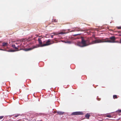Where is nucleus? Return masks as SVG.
<instances>
[{
    "mask_svg": "<svg viewBox=\"0 0 121 121\" xmlns=\"http://www.w3.org/2000/svg\"><path fill=\"white\" fill-rule=\"evenodd\" d=\"M81 38L82 40L81 42H78L77 45L82 47H85L89 45L97 43L104 42L110 43L118 42L115 41L116 38L114 36H112L109 38H107L105 39H97L91 42H90V39H89L85 40L84 39L83 37H81Z\"/></svg>",
    "mask_w": 121,
    "mask_h": 121,
    "instance_id": "f257e3e1",
    "label": "nucleus"
},
{
    "mask_svg": "<svg viewBox=\"0 0 121 121\" xmlns=\"http://www.w3.org/2000/svg\"><path fill=\"white\" fill-rule=\"evenodd\" d=\"M51 41V40L50 39H49L47 41H44L43 42V43H44L43 44V45L42 46H43V47L46 46L50 45H51V43H50V42Z\"/></svg>",
    "mask_w": 121,
    "mask_h": 121,
    "instance_id": "f03ea898",
    "label": "nucleus"
},
{
    "mask_svg": "<svg viewBox=\"0 0 121 121\" xmlns=\"http://www.w3.org/2000/svg\"><path fill=\"white\" fill-rule=\"evenodd\" d=\"M83 113L82 112H73L71 115H82Z\"/></svg>",
    "mask_w": 121,
    "mask_h": 121,
    "instance_id": "7ed1b4c3",
    "label": "nucleus"
},
{
    "mask_svg": "<svg viewBox=\"0 0 121 121\" xmlns=\"http://www.w3.org/2000/svg\"><path fill=\"white\" fill-rule=\"evenodd\" d=\"M43 38L42 37L41 38H39L38 39V41L39 44L40 46L41 47H43V46H42L43 45V43L42 42L41 40V39Z\"/></svg>",
    "mask_w": 121,
    "mask_h": 121,
    "instance_id": "20e7f679",
    "label": "nucleus"
},
{
    "mask_svg": "<svg viewBox=\"0 0 121 121\" xmlns=\"http://www.w3.org/2000/svg\"><path fill=\"white\" fill-rule=\"evenodd\" d=\"M64 34V32H56L53 33H52V34H54V35H58L60 34Z\"/></svg>",
    "mask_w": 121,
    "mask_h": 121,
    "instance_id": "39448f33",
    "label": "nucleus"
},
{
    "mask_svg": "<svg viewBox=\"0 0 121 121\" xmlns=\"http://www.w3.org/2000/svg\"><path fill=\"white\" fill-rule=\"evenodd\" d=\"M8 44L7 43L4 42L2 43V46L3 47L7 46H8Z\"/></svg>",
    "mask_w": 121,
    "mask_h": 121,
    "instance_id": "423d86ee",
    "label": "nucleus"
},
{
    "mask_svg": "<svg viewBox=\"0 0 121 121\" xmlns=\"http://www.w3.org/2000/svg\"><path fill=\"white\" fill-rule=\"evenodd\" d=\"M57 113L58 114L60 115H63L64 113V112L61 111H59L57 112Z\"/></svg>",
    "mask_w": 121,
    "mask_h": 121,
    "instance_id": "0eeeda50",
    "label": "nucleus"
},
{
    "mask_svg": "<svg viewBox=\"0 0 121 121\" xmlns=\"http://www.w3.org/2000/svg\"><path fill=\"white\" fill-rule=\"evenodd\" d=\"M90 116V115L88 114H86L85 116V117H86V118L88 119H89Z\"/></svg>",
    "mask_w": 121,
    "mask_h": 121,
    "instance_id": "6e6552de",
    "label": "nucleus"
},
{
    "mask_svg": "<svg viewBox=\"0 0 121 121\" xmlns=\"http://www.w3.org/2000/svg\"><path fill=\"white\" fill-rule=\"evenodd\" d=\"M113 98L114 99H117V95H113Z\"/></svg>",
    "mask_w": 121,
    "mask_h": 121,
    "instance_id": "1a4fd4ad",
    "label": "nucleus"
},
{
    "mask_svg": "<svg viewBox=\"0 0 121 121\" xmlns=\"http://www.w3.org/2000/svg\"><path fill=\"white\" fill-rule=\"evenodd\" d=\"M12 47L13 48H14L15 49H17L18 48L16 47L15 45H12Z\"/></svg>",
    "mask_w": 121,
    "mask_h": 121,
    "instance_id": "9d476101",
    "label": "nucleus"
},
{
    "mask_svg": "<svg viewBox=\"0 0 121 121\" xmlns=\"http://www.w3.org/2000/svg\"><path fill=\"white\" fill-rule=\"evenodd\" d=\"M32 49L31 48H28L25 49V51H27L31 50Z\"/></svg>",
    "mask_w": 121,
    "mask_h": 121,
    "instance_id": "9b49d317",
    "label": "nucleus"
},
{
    "mask_svg": "<svg viewBox=\"0 0 121 121\" xmlns=\"http://www.w3.org/2000/svg\"><path fill=\"white\" fill-rule=\"evenodd\" d=\"M65 43H67L69 44H70L71 43V41H65Z\"/></svg>",
    "mask_w": 121,
    "mask_h": 121,
    "instance_id": "f8f14e48",
    "label": "nucleus"
},
{
    "mask_svg": "<svg viewBox=\"0 0 121 121\" xmlns=\"http://www.w3.org/2000/svg\"><path fill=\"white\" fill-rule=\"evenodd\" d=\"M106 117H109V118L112 117V116H111V115L110 114L107 115L106 116Z\"/></svg>",
    "mask_w": 121,
    "mask_h": 121,
    "instance_id": "ddd939ff",
    "label": "nucleus"
},
{
    "mask_svg": "<svg viewBox=\"0 0 121 121\" xmlns=\"http://www.w3.org/2000/svg\"><path fill=\"white\" fill-rule=\"evenodd\" d=\"M54 43L55 42H54V41H52L51 40V41L50 42V43H51V44Z\"/></svg>",
    "mask_w": 121,
    "mask_h": 121,
    "instance_id": "4468645a",
    "label": "nucleus"
},
{
    "mask_svg": "<svg viewBox=\"0 0 121 121\" xmlns=\"http://www.w3.org/2000/svg\"><path fill=\"white\" fill-rule=\"evenodd\" d=\"M14 51V50H9L8 51V52H13Z\"/></svg>",
    "mask_w": 121,
    "mask_h": 121,
    "instance_id": "2eb2a0df",
    "label": "nucleus"
},
{
    "mask_svg": "<svg viewBox=\"0 0 121 121\" xmlns=\"http://www.w3.org/2000/svg\"><path fill=\"white\" fill-rule=\"evenodd\" d=\"M117 28L118 29H121V26H118L117 27Z\"/></svg>",
    "mask_w": 121,
    "mask_h": 121,
    "instance_id": "dca6fc26",
    "label": "nucleus"
},
{
    "mask_svg": "<svg viewBox=\"0 0 121 121\" xmlns=\"http://www.w3.org/2000/svg\"><path fill=\"white\" fill-rule=\"evenodd\" d=\"M4 117L3 116H0V119H1L3 118Z\"/></svg>",
    "mask_w": 121,
    "mask_h": 121,
    "instance_id": "f3484780",
    "label": "nucleus"
},
{
    "mask_svg": "<svg viewBox=\"0 0 121 121\" xmlns=\"http://www.w3.org/2000/svg\"><path fill=\"white\" fill-rule=\"evenodd\" d=\"M57 20L56 19H55L54 20V22H57Z\"/></svg>",
    "mask_w": 121,
    "mask_h": 121,
    "instance_id": "a211bd4d",
    "label": "nucleus"
},
{
    "mask_svg": "<svg viewBox=\"0 0 121 121\" xmlns=\"http://www.w3.org/2000/svg\"><path fill=\"white\" fill-rule=\"evenodd\" d=\"M118 112H121V110H118Z\"/></svg>",
    "mask_w": 121,
    "mask_h": 121,
    "instance_id": "6ab92c4d",
    "label": "nucleus"
},
{
    "mask_svg": "<svg viewBox=\"0 0 121 121\" xmlns=\"http://www.w3.org/2000/svg\"><path fill=\"white\" fill-rule=\"evenodd\" d=\"M53 35H51V37L52 38H53Z\"/></svg>",
    "mask_w": 121,
    "mask_h": 121,
    "instance_id": "aec40b11",
    "label": "nucleus"
},
{
    "mask_svg": "<svg viewBox=\"0 0 121 121\" xmlns=\"http://www.w3.org/2000/svg\"><path fill=\"white\" fill-rule=\"evenodd\" d=\"M119 43H121V39L120 40Z\"/></svg>",
    "mask_w": 121,
    "mask_h": 121,
    "instance_id": "412c9836",
    "label": "nucleus"
},
{
    "mask_svg": "<svg viewBox=\"0 0 121 121\" xmlns=\"http://www.w3.org/2000/svg\"><path fill=\"white\" fill-rule=\"evenodd\" d=\"M18 115H15V117H18Z\"/></svg>",
    "mask_w": 121,
    "mask_h": 121,
    "instance_id": "4be33fe9",
    "label": "nucleus"
},
{
    "mask_svg": "<svg viewBox=\"0 0 121 121\" xmlns=\"http://www.w3.org/2000/svg\"><path fill=\"white\" fill-rule=\"evenodd\" d=\"M0 50L4 51V50L3 49H0Z\"/></svg>",
    "mask_w": 121,
    "mask_h": 121,
    "instance_id": "5701e85b",
    "label": "nucleus"
},
{
    "mask_svg": "<svg viewBox=\"0 0 121 121\" xmlns=\"http://www.w3.org/2000/svg\"><path fill=\"white\" fill-rule=\"evenodd\" d=\"M78 35V34L76 35Z\"/></svg>",
    "mask_w": 121,
    "mask_h": 121,
    "instance_id": "b1692460",
    "label": "nucleus"
}]
</instances>
